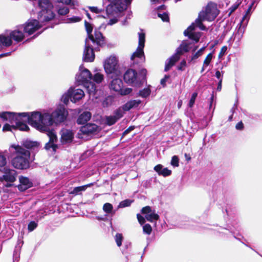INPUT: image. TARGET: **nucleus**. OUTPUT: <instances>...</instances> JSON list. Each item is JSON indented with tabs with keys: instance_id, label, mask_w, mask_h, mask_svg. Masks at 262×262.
Returning <instances> with one entry per match:
<instances>
[{
	"instance_id": "f257e3e1",
	"label": "nucleus",
	"mask_w": 262,
	"mask_h": 262,
	"mask_svg": "<svg viewBox=\"0 0 262 262\" xmlns=\"http://www.w3.org/2000/svg\"><path fill=\"white\" fill-rule=\"evenodd\" d=\"M11 147L15 151L13 155L14 157L11 160L12 165L16 169L26 170L30 168V151L19 145L13 144Z\"/></svg>"
},
{
	"instance_id": "f03ea898",
	"label": "nucleus",
	"mask_w": 262,
	"mask_h": 262,
	"mask_svg": "<svg viewBox=\"0 0 262 262\" xmlns=\"http://www.w3.org/2000/svg\"><path fill=\"white\" fill-rule=\"evenodd\" d=\"M147 70L142 69L138 74L137 72L133 69H127L123 75L125 82L133 86L140 88L146 82Z\"/></svg>"
},
{
	"instance_id": "7ed1b4c3",
	"label": "nucleus",
	"mask_w": 262,
	"mask_h": 262,
	"mask_svg": "<svg viewBox=\"0 0 262 262\" xmlns=\"http://www.w3.org/2000/svg\"><path fill=\"white\" fill-rule=\"evenodd\" d=\"M38 7L40 10L37 18L41 23L48 22L54 18V7L50 0H38Z\"/></svg>"
},
{
	"instance_id": "20e7f679",
	"label": "nucleus",
	"mask_w": 262,
	"mask_h": 262,
	"mask_svg": "<svg viewBox=\"0 0 262 262\" xmlns=\"http://www.w3.org/2000/svg\"><path fill=\"white\" fill-rule=\"evenodd\" d=\"M110 4L106 8L107 15H113L115 13L121 12L127 9L130 5L132 0H107Z\"/></svg>"
},
{
	"instance_id": "39448f33",
	"label": "nucleus",
	"mask_w": 262,
	"mask_h": 262,
	"mask_svg": "<svg viewBox=\"0 0 262 262\" xmlns=\"http://www.w3.org/2000/svg\"><path fill=\"white\" fill-rule=\"evenodd\" d=\"M220 13L217 5L214 3H209L206 7L205 10L200 13V17L203 19L211 21L215 19Z\"/></svg>"
},
{
	"instance_id": "423d86ee",
	"label": "nucleus",
	"mask_w": 262,
	"mask_h": 262,
	"mask_svg": "<svg viewBox=\"0 0 262 262\" xmlns=\"http://www.w3.org/2000/svg\"><path fill=\"white\" fill-rule=\"evenodd\" d=\"M42 114L39 112H33L30 113H20L18 115L26 119L28 123L31 126L40 130V126L41 121Z\"/></svg>"
},
{
	"instance_id": "0eeeda50",
	"label": "nucleus",
	"mask_w": 262,
	"mask_h": 262,
	"mask_svg": "<svg viewBox=\"0 0 262 262\" xmlns=\"http://www.w3.org/2000/svg\"><path fill=\"white\" fill-rule=\"evenodd\" d=\"M123 83L121 79L115 78L112 80L110 84V88L122 96L128 95L132 92L133 89L132 88H126L123 89Z\"/></svg>"
},
{
	"instance_id": "6e6552de",
	"label": "nucleus",
	"mask_w": 262,
	"mask_h": 262,
	"mask_svg": "<svg viewBox=\"0 0 262 262\" xmlns=\"http://www.w3.org/2000/svg\"><path fill=\"white\" fill-rule=\"evenodd\" d=\"M54 124L58 125L66 120L68 112L64 106H59L52 113Z\"/></svg>"
},
{
	"instance_id": "1a4fd4ad",
	"label": "nucleus",
	"mask_w": 262,
	"mask_h": 262,
	"mask_svg": "<svg viewBox=\"0 0 262 262\" xmlns=\"http://www.w3.org/2000/svg\"><path fill=\"white\" fill-rule=\"evenodd\" d=\"M138 46L136 51L132 54L130 58L131 60H134L136 57L141 58L144 56L143 49L145 46V33L143 32V30H141V32L138 33Z\"/></svg>"
},
{
	"instance_id": "9d476101",
	"label": "nucleus",
	"mask_w": 262,
	"mask_h": 262,
	"mask_svg": "<svg viewBox=\"0 0 262 262\" xmlns=\"http://www.w3.org/2000/svg\"><path fill=\"white\" fill-rule=\"evenodd\" d=\"M99 126L95 123H86L82 126L77 133L79 138H83L82 135L89 136L97 133L98 131Z\"/></svg>"
},
{
	"instance_id": "9b49d317",
	"label": "nucleus",
	"mask_w": 262,
	"mask_h": 262,
	"mask_svg": "<svg viewBox=\"0 0 262 262\" xmlns=\"http://www.w3.org/2000/svg\"><path fill=\"white\" fill-rule=\"evenodd\" d=\"M54 124L52 114L48 113L42 114L40 131L45 132L49 130V126Z\"/></svg>"
},
{
	"instance_id": "f8f14e48",
	"label": "nucleus",
	"mask_w": 262,
	"mask_h": 262,
	"mask_svg": "<svg viewBox=\"0 0 262 262\" xmlns=\"http://www.w3.org/2000/svg\"><path fill=\"white\" fill-rule=\"evenodd\" d=\"M41 27L38 20L31 19L24 25V31L30 35Z\"/></svg>"
},
{
	"instance_id": "ddd939ff",
	"label": "nucleus",
	"mask_w": 262,
	"mask_h": 262,
	"mask_svg": "<svg viewBox=\"0 0 262 262\" xmlns=\"http://www.w3.org/2000/svg\"><path fill=\"white\" fill-rule=\"evenodd\" d=\"M123 116L122 111L120 108L116 110L113 115L105 116V124L111 126L115 124Z\"/></svg>"
},
{
	"instance_id": "4468645a",
	"label": "nucleus",
	"mask_w": 262,
	"mask_h": 262,
	"mask_svg": "<svg viewBox=\"0 0 262 262\" xmlns=\"http://www.w3.org/2000/svg\"><path fill=\"white\" fill-rule=\"evenodd\" d=\"M4 174L0 177V181H5L9 183H13L16 181V171L15 170L5 168Z\"/></svg>"
},
{
	"instance_id": "2eb2a0df",
	"label": "nucleus",
	"mask_w": 262,
	"mask_h": 262,
	"mask_svg": "<svg viewBox=\"0 0 262 262\" xmlns=\"http://www.w3.org/2000/svg\"><path fill=\"white\" fill-rule=\"evenodd\" d=\"M95 59V53L93 48L87 44V39H85V48L83 51V60L85 62H92Z\"/></svg>"
},
{
	"instance_id": "dca6fc26",
	"label": "nucleus",
	"mask_w": 262,
	"mask_h": 262,
	"mask_svg": "<svg viewBox=\"0 0 262 262\" xmlns=\"http://www.w3.org/2000/svg\"><path fill=\"white\" fill-rule=\"evenodd\" d=\"M117 60L115 57H110L105 60L104 68L107 74L115 73L116 71Z\"/></svg>"
},
{
	"instance_id": "f3484780",
	"label": "nucleus",
	"mask_w": 262,
	"mask_h": 262,
	"mask_svg": "<svg viewBox=\"0 0 262 262\" xmlns=\"http://www.w3.org/2000/svg\"><path fill=\"white\" fill-rule=\"evenodd\" d=\"M20 184L17 186L18 189L23 192L33 186V183L28 177L20 176L19 177Z\"/></svg>"
},
{
	"instance_id": "a211bd4d",
	"label": "nucleus",
	"mask_w": 262,
	"mask_h": 262,
	"mask_svg": "<svg viewBox=\"0 0 262 262\" xmlns=\"http://www.w3.org/2000/svg\"><path fill=\"white\" fill-rule=\"evenodd\" d=\"M92 79V74L87 69L81 71L77 77V80L82 84L85 85Z\"/></svg>"
},
{
	"instance_id": "6ab92c4d",
	"label": "nucleus",
	"mask_w": 262,
	"mask_h": 262,
	"mask_svg": "<svg viewBox=\"0 0 262 262\" xmlns=\"http://www.w3.org/2000/svg\"><path fill=\"white\" fill-rule=\"evenodd\" d=\"M91 40L94 43H96L98 46L100 47H103L106 44L105 38L99 31H95L93 39Z\"/></svg>"
},
{
	"instance_id": "aec40b11",
	"label": "nucleus",
	"mask_w": 262,
	"mask_h": 262,
	"mask_svg": "<svg viewBox=\"0 0 262 262\" xmlns=\"http://www.w3.org/2000/svg\"><path fill=\"white\" fill-rule=\"evenodd\" d=\"M0 117L4 121L9 120L10 123H12L14 120H17L20 116L18 115V113L4 112L0 113Z\"/></svg>"
},
{
	"instance_id": "412c9836",
	"label": "nucleus",
	"mask_w": 262,
	"mask_h": 262,
	"mask_svg": "<svg viewBox=\"0 0 262 262\" xmlns=\"http://www.w3.org/2000/svg\"><path fill=\"white\" fill-rule=\"evenodd\" d=\"M23 117H18V119L17 120H14L13 122H15V125H13L12 128L14 129H19L21 131H28L30 128L29 126L27 125L26 123L23 122V121H27L26 120H23Z\"/></svg>"
},
{
	"instance_id": "4be33fe9",
	"label": "nucleus",
	"mask_w": 262,
	"mask_h": 262,
	"mask_svg": "<svg viewBox=\"0 0 262 262\" xmlns=\"http://www.w3.org/2000/svg\"><path fill=\"white\" fill-rule=\"evenodd\" d=\"M8 37L10 38L12 41V39H13L16 42H19L24 39L25 35L24 33L21 31L14 30L10 33L9 36Z\"/></svg>"
},
{
	"instance_id": "5701e85b",
	"label": "nucleus",
	"mask_w": 262,
	"mask_h": 262,
	"mask_svg": "<svg viewBox=\"0 0 262 262\" xmlns=\"http://www.w3.org/2000/svg\"><path fill=\"white\" fill-rule=\"evenodd\" d=\"M154 169L158 175L162 176L164 177L169 176L172 173L171 170L168 169L167 167H163V166L160 164L156 165Z\"/></svg>"
},
{
	"instance_id": "b1692460",
	"label": "nucleus",
	"mask_w": 262,
	"mask_h": 262,
	"mask_svg": "<svg viewBox=\"0 0 262 262\" xmlns=\"http://www.w3.org/2000/svg\"><path fill=\"white\" fill-rule=\"evenodd\" d=\"M92 117L91 113L89 111H84L80 114L76 120L78 124H85L91 119Z\"/></svg>"
},
{
	"instance_id": "393cba45",
	"label": "nucleus",
	"mask_w": 262,
	"mask_h": 262,
	"mask_svg": "<svg viewBox=\"0 0 262 262\" xmlns=\"http://www.w3.org/2000/svg\"><path fill=\"white\" fill-rule=\"evenodd\" d=\"M190 43H187L186 41H182L179 47L176 50V53L180 56L184 53L188 52L190 51Z\"/></svg>"
},
{
	"instance_id": "a878e982",
	"label": "nucleus",
	"mask_w": 262,
	"mask_h": 262,
	"mask_svg": "<svg viewBox=\"0 0 262 262\" xmlns=\"http://www.w3.org/2000/svg\"><path fill=\"white\" fill-rule=\"evenodd\" d=\"M24 148L27 149H34L36 148H38L39 146V143L37 141H33L28 139L24 140L22 141L21 145H20Z\"/></svg>"
},
{
	"instance_id": "bb28decb",
	"label": "nucleus",
	"mask_w": 262,
	"mask_h": 262,
	"mask_svg": "<svg viewBox=\"0 0 262 262\" xmlns=\"http://www.w3.org/2000/svg\"><path fill=\"white\" fill-rule=\"evenodd\" d=\"M141 103L139 100H133L127 102L122 106V109L124 111H128L133 108L137 107Z\"/></svg>"
},
{
	"instance_id": "cd10ccee",
	"label": "nucleus",
	"mask_w": 262,
	"mask_h": 262,
	"mask_svg": "<svg viewBox=\"0 0 262 262\" xmlns=\"http://www.w3.org/2000/svg\"><path fill=\"white\" fill-rule=\"evenodd\" d=\"M72 93L71 92V101H74V102H76V101H78L82 99V98L84 96V92L81 89H78L74 91H73V90H72Z\"/></svg>"
},
{
	"instance_id": "c85d7f7f",
	"label": "nucleus",
	"mask_w": 262,
	"mask_h": 262,
	"mask_svg": "<svg viewBox=\"0 0 262 262\" xmlns=\"http://www.w3.org/2000/svg\"><path fill=\"white\" fill-rule=\"evenodd\" d=\"M245 17H246V16H244L243 17L242 20L241 21L239 24L237 26V30L235 33V36L237 37L238 39H241L243 37V34L245 31V26H243V21H244V19L245 18Z\"/></svg>"
},
{
	"instance_id": "c756f323",
	"label": "nucleus",
	"mask_w": 262,
	"mask_h": 262,
	"mask_svg": "<svg viewBox=\"0 0 262 262\" xmlns=\"http://www.w3.org/2000/svg\"><path fill=\"white\" fill-rule=\"evenodd\" d=\"M12 44V41L11 40L10 38L6 35L0 34V48L2 46L7 47H10Z\"/></svg>"
},
{
	"instance_id": "7c9ffc66",
	"label": "nucleus",
	"mask_w": 262,
	"mask_h": 262,
	"mask_svg": "<svg viewBox=\"0 0 262 262\" xmlns=\"http://www.w3.org/2000/svg\"><path fill=\"white\" fill-rule=\"evenodd\" d=\"M187 33V32H184V35L185 36H187L190 39L193 40L195 43H197L199 41L201 37L200 32H192L189 34Z\"/></svg>"
},
{
	"instance_id": "2f4dec72",
	"label": "nucleus",
	"mask_w": 262,
	"mask_h": 262,
	"mask_svg": "<svg viewBox=\"0 0 262 262\" xmlns=\"http://www.w3.org/2000/svg\"><path fill=\"white\" fill-rule=\"evenodd\" d=\"M74 138V134L71 130H67L61 135V139L66 142H70Z\"/></svg>"
},
{
	"instance_id": "473e14b6",
	"label": "nucleus",
	"mask_w": 262,
	"mask_h": 262,
	"mask_svg": "<svg viewBox=\"0 0 262 262\" xmlns=\"http://www.w3.org/2000/svg\"><path fill=\"white\" fill-rule=\"evenodd\" d=\"M84 26L85 28V30L86 31L87 34L88 35V38L90 40L93 39V35L92 34L93 31V27L91 24L88 23L86 20L84 21Z\"/></svg>"
},
{
	"instance_id": "72a5a7b5",
	"label": "nucleus",
	"mask_w": 262,
	"mask_h": 262,
	"mask_svg": "<svg viewBox=\"0 0 262 262\" xmlns=\"http://www.w3.org/2000/svg\"><path fill=\"white\" fill-rule=\"evenodd\" d=\"M92 184H90L86 185L76 187L71 192H70V193L71 194L77 195L79 192L84 191L88 187L90 186Z\"/></svg>"
},
{
	"instance_id": "f704fd0d",
	"label": "nucleus",
	"mask_w": 262,
	"mask_h": 262,
	"mask_svg": "<svg viewBox=\"0 0 262 262\" xmlns=\"http://www.w3.org/2000/svg\"><path fill=\"white\" fill-rule=\"evenodd\" d=\"M150 87V85H148V87L140 90L139 92V95L142 98H147L151 93Z\"/></svg>"
},
{
	"instance_id": "c9c22d12",
	"label": "nucleus",
	"mask_w": 262,
	"mask_h": 262,
	"mask_svg": "<svg viewBox=\"0 0 262 262\" xmlns=\"http://www.w3.org/2000/svg\"><path fill=\"white\" fill-rule=\"evenodd\" d=\"M145 219L150 222H152L154 221H158L159 220V215L154 212L149 213L145 215Z\"/></svg>"
},
{
	"instance_id": "e433bc0d",
	"label": "nucleus",
	"mask_w": 262,
	"mask_h": 262,
	"mask_svg": "<svg viewBox=\"0 0 262 262\" xmlns=\"http://www.w3.org/2000/svg\"><path fill=\"white\" fill-rule=\"evenodd\" d=\"M241 4V2L240 1H237L231 7H230L228 9V17H229L238 8Z\"/></svg>"
},
{
	"instance_id": "4c0bfd02",
	"label": "nucleus",
	"mask_w": 262,
	"mask_h": 262,
	"mask_svg": "<svg viewBox=\"0 0 262 262\" xmlns=\"http://www.w3.org/2000/svg\"><path fill=\"white\" fill-rule=\"evenodd\" d=\"M180 59V56L176 52L173 55H172L168 59V62L173 66L175 63L179 60Z\"/></svg>"
},
{
	"instance_id": "58836bf2",
	"label": "nucleus",
	"mask_w": 262,
	"mask_h": 262,
	"mask_svg": "<svg viewBox=\"0 0 262 262\" xmlns=\"http://www.w3.org/2000/svg\"><path fill=\"white\" fill-rule=\"evenodd\" d=\"M47 132H48V136L49 137V141L52 143L56 142L57 141V137L55 133L53 130H50V129Z\"/></svg>"
},
{
	"instance_id": "ea45409f",
	"label": "nucleus",
	"mask_w": 262,
	"mask_h": 262,
	"mask_svg": "<svg viewBox=\"0 0 262 262\" xmlns=\"http://www.w3.org/2000/svg\"><path fill=\"white\" fill-rule=\"evenodd\" d=\"M113 206L111 203H106L103 206V211L107 214L111 213L113 212Z\"/></svg>"
},
{
	"instance_id": "a19ab883",
	"label": "nucleus",
	"mask_w": 262,
	"mask_h": 262,
	"mask_svg": "<svg viewBox=\"0 0 262 262\" xmlns=\"http://www.w3.org/2000/svg\"><path fill=\"white\" fill-rule=\"evenodd\" d=\"M206 47H203L199 50L194 55L191 56L190 61L198 59L200 56H202Z\"/></svg>"
},
{
	"instance_id": "79ce46f5",
	"label": "nucleus",
	"mask_w": 262,
	"mask_h": 262,
	"mask_svg": "<svg viewBox=\"0 0 262 262\" xmlns=\"http://www.w3.org/2000/svg\"><path fill=\"white\" fill-rule=\"evenodd\" d=\"M92 79L97 83H100L103 80V75L99 73H96L94 77H92Z\"/></svg>"
},
{
	"instance_id": "37998d69",
	"label": "nucleus",
	"mask_w": 262,
	"mask_h": 262,
	"mask_svg": "<svg viewBox=\"0 0 262 262\" xmlns=\"http://www.w3.org/2000/svg\"><path fill=\"white\" fill-rule=\"evenodd\" d=\"M132 202H133V200H130L129 199H126L125 200L121 201L119 203V204L118 205V207L119 208H124L125 207H128L131 205Z\"/></svg>"
},
{
	"instance_id": "c03bdc74",
	"label": "nucleus",
	"mask_w": 262,
	"mask_h": 262,
	"mask_svg": "<svg viewBox=\"0 0 262 262\" xmlns=\"http://www.w3.org/2000/svg\"><path fill=\"white\" fill-rule=\"evenodd\" d=\"M206 20V19H203L202 18H201L200 16L199 18L196 19V24L197 26L202 30H206V26L202 23V21Z\"/></svg>"
},
{
	"instance_id": "a18cd8bd",
	"label": "nucleus",
	"mask_w": 262,
	"mask_h": 262,
	"mask_svg": "<svg viewBox=\"0 0 262 262\" xmlns=\"http://www.w3.org/2000/svg\"><path fill=\"white\" fill-rule=\"evenodd\" d=\"M123 236L121 233H117L115 235V242L118 247L122 245V242L123 240Z\"/></svg>"
},
{
	"instance_id": "49530a36",
	"label": "nucleus",
	"mask_w": 262,
	"mask_h": 262,
	"mask_svg": "<svg viewBox=\"0 0 262 262\" xmlns=\"http://www.w3.org/2000/svg\"><path fill=\"white\" fill-rule=\"evenodd\" d=\"M143 230L145 233L149 235L152 232L151 226L149 224H146L143 227Z\"/></svg>"
},
{
	"instance_id": "de8ad7c7",
	"label": "nucleus",
	"mask_w": 262,
	"mask_h": 262,
	"mask_svg": "<svg viewBox=\"0 0 262 262\" xmlns=\"http://www.w3.org/2000/svg\"><path fill=\"white\" fill-rule=\"evenodd\" d=\"M69 12V9L67 7H60L58 10V13L60 15H65Z\"/></svg>"
},
{
	"instance_id": "09e8293b",
	"label": "nucleus",
	"mask_w": 262,
	"mask_h": 262,
	"mask_svg": "<svg viewBox=\"0 0 262 262\" xmlns=\"http://www.w3.org/2000/svg\"><path fill=\"white\" fill-rule=\"evenodd\" d=\"M197 96L198 93L196 92H194L192 94L191 97L188 103V106L189 107H192L193 106Z\"/></svg>"
},
{
	"instance_id": "8fccbe9b",
	"label": "nucleus",
	"mask_w": 262,
	"mask_h": 262,
	"mask_svg": "<svg viewBox=\"0 0 262 262\" xmlns=\"http://www.w3.org/2000/svg\"><path fill=\"white\" fill-rule=\"evenodd\" d=\"M171 164L174 167H178L179 166V159L177 156H173L172 157Z\"/></svg>"
},
{
	"instance_id": "3c124183",
	"label": "nucleus",
	"mask_w": 262,
	"mask_h": 262,
	"mask_svg": "<svg viewBox=\"0 0 262 262\" xmlns=\"http://www.w3.org/2000/svg\"><path fill=\"white\" fill-rule=\"evenodd\" d=\"M212 54L210 53L207 55V56L206 57V58L204 61V63H203L204 66H208L210 64V63L212 60Z\"/></svg>"
},
{
	"instance_id": "603ef678",
	"label": "nucleus",
	"mask_w": 262,
	"mask_h": 262,
	"mask_svg": "<svg viewBox=\"0 0 262 262\" xmlns=\"http://www.w3.org/2000/svg\"><path fill=\"white\" fill-rule=\"evenodd\" d=\"M158 16L159 17H160V18H161V19L163 21H168L169 20V16H168V15L166 12H164L162 14L158 13Z\"/></svg>"
},
{
	"instance_id": "864d4df0",
	"label": "nucleus",
	"mask_w": 262,
	"mask_h": 262,
	"mask_svg": "<svg viewBox=\"0 0 262 262\" xmlns=\"http://www.w3.org/2000/svg\"><path fill=\"white\" fill-rule=\"evenodd\" d=\"M37 226V224L34 221L30 222L28 225V229L30 231L34 230Z\"/></svg>"
},
{
	"instance_id": "5fc2aeb1",
	"label": "nucleus",
	"mask_w": 262,
	"mask_h": 262,
	"mask_svg": "<svg viewBox=\"0 0 262 262\" xmlns=\"http://www.w3.org/2000/svg\"><path fill=\"white\" fill-rule=\"evenodd\" d=\"M151 208L149 206H146L142 208L141 212L142 214H148L151 212Z\"/></svg>"
},
{
	"instance_id": "6e6d98bb",
	"label": "nucleus",
	"mask_w": 262,
	"mask_h": 262,
	"mask_svg": "<svg viewBox=\"0 0 262 262\" xmlns=\"http://www.w3.org/2000/svg\"><path fill=\"white\" fill-rule=\"evenodd\" d=\"M186 66V61L185 59L182 60L177 67V69L180 71H184L185 67Z\"/></svg>"
},
{
	"instance_id": "4d7b16f0",
	"label": "nucleus",
	"mask_w": 262,
	"mask_h": 262,
	"mask_svg": "<svg viewBox=\"0 0 262 262\" xmlns=\"http://www.w3.org/2000/svg\"><path fill=\"white\" fill-rule=\"evenodd\" d=\"M170 78V76L169 75H165L164 77L162 78L160 80V84L162 85L163 88L166 87V81L168 79Z\"/></svg>"
},
{
	"instance_id": "13d9d810",
	"label": "nucleus",
	"mask_w": 262,
	"mask_h": 262,
	"mask_svg": "<svg viewBox=\"0 0 262 262\" xmlns=\"http://www.w3.org/2000/svg\"><path fill=\"white\" fill-rule=\"evenodd\" d=\"M7 164V160L5 156L0 154V167H3Z\"/></svg>"
},
{
	"instance_id": "bf43d9fd",
	"label": "nucleus",
	"mask_w": 262,
	"mask_h": 262,
	"mask_svg": "<svg viewBox=\"0 0 262 262\" xmlns=\"http://www.w3.org/2000/svg\"><path fill=\"white\" fill-rule=\"evenodd\" d=\"M89 9L92 12H94L97 14L100 13L103 11V10L99 9L97 7L94 6H90L89 7Z\"/></svg>"
},
{
	"instance_id": "052dcab7",
	"label": "nucleus",
	"mask_w": 262,
	"mask_h": 262,
	"mask_svg": "<svg viewBox=\"0 0 262 262\" xmlns=\"http://www.w3.org/2000/svg\"><path fill=\"white\" fill-rule=\"evenodd\" d=\"M137 218L138 219V221L139 223L141 225H143V224H144L145 223V217L144 218L141 214H140L139 213L137 214Z\"/></svg>"
},
{
	"instance_id": "680f3d73",
	"label": "nucleus",
	"mask_w": 262,
	"mask_h": 262,
	"mask_svg": "<svg viewBox=\"0 0 262 262\" xmlns=\"http://www.w3.org/2000/svg\"><path fill=\"white\" fill-rule=\"evenodd\" d=\"M227 46H224L222 47V48H221V51L219 54V57L221 58L222 56H223L225 54V53H226V52L227 51Z\"/></svg>"
},
{
	"instance_id": "e2e57ef3",
	"label": "nucleus",
	"mask_w": 262,
	"mask_h": 262,
	"mask_svg": "<svg viewBox=\"0 0 262 262\" xmlns=\"http://www.w3.org/2000/svg\"><path fill=\"white\" fill-rule=\"evenodd\" d=\"M195 27L193 24L189 26L184 32H187V34L194 32Z\"/></svg>"
},
{
	"instance_id": "0e129e2a",
	"label": "nucleus",
	"mask_w": 262,
	"mask_h": 262,
	"mask_svg": "<svg viewBox=\"0 0 262 262\" xmlns=\"http://www.w3.org/2000/svg\"><path fill=\"white\" fill-rule=\"evenodd\" d=\"M12 125H10L8 123H6L3 127V131L7 132V131H11V129L12 128Z\"/></svg>"
},
{
	"instance_id": "69168bd1",
	"label": "nucleus",
	"mask_w": 262,
	"mask_h": 262,
	"mask_svg": "<svg viewBox=\"0 0 262 262\" xmlns=\"http://www.w3.org/2000/svg\"><path fill=\"white\" fill-rule=\"evenodd\" d=\"M134 129H135L134 126H130L129 127H128L126 129H125L123 132V133L122 134V136H124L128 134L129 133H130L131 131H132Z\"/></svg>"
},
{
	"instance_id": "338daca9",
	"label": "nucleus",
	"mask_w": 262,
	"mask_h": 262,
	"mask_svg": "<svg viewBox=\"0 0 262 262\" xmlns=\"http://www.w3.org/2000/svg\"><path fill=\"white\" fill-rule=\"evenodd\" d=\"M235 128L237 130H243L244 128V125L242 121L238 122L235 125Z\"/></svg>"
},
{
	"instance_id": "774afa93",
	"label": "nucleus",
	"mask_w": 262,
	"mask_h": 262,
	"mask_svg": "<svg viewBox=\"0 0 262 262\" xmlns=\"http://www.w3.org/2000/svg\"><path fill=\"white\" fill-rule=\"evenodd\" d=\"M68 93L69 94V95H68L67 96H66L64 98H62L63 99V102L64 104H67L68 102H69V98H71V92H70V90H69L68 91Z\"/></svg>"
}]
</instances>
